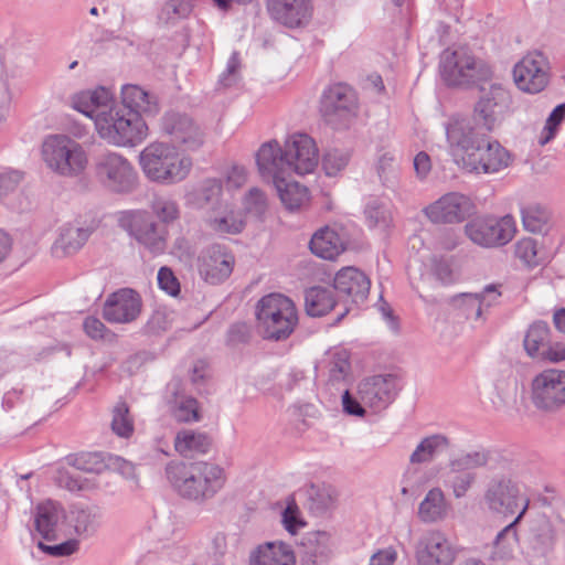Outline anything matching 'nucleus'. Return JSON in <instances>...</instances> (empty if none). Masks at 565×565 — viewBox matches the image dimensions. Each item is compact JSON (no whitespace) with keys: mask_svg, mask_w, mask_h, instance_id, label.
<instances>
[{"mask_svg":"<svg viewBox=\"0 0 565 565\" xmlns=\"http://www.w3.org/2000/svg\"><path fill=\"white\" fill-rule=\"evenodd\" d=\"M446 137L452 156L460 157L469 171L495 173L511 163L510 152L468 118L451 119L446 126Z\"/></svg>","mask_w":565,"mask_h":565,"instance_id":"f257e3e1","label":"nucleus"},{"mask_svg":"<svg viewBox=\"0 0 565 565\" xmlns=\"http://www.w3.org/2000/svg\"><path fill=\"white\" fill-rule=\"evenodd\" d=\"M98 117L97 131L111 145L134 147L148 135V126L137 110L111 106Z\"/></svg>","mask_w":565,"mask_h":565,"instance_id":"20e7f679","label":"nucleus"},{"mask_svg":"<svg viewBox=\"0 0 565 565\" xmlns=\"http://www.w3.org/2000/svg\"><path fill=\"white\" fill-rule=\"evenodd\" d=\"M287 177L279 178L273 183L284 206L288 211H296L308 202L309 191L307 186L301 185L297 181L288 180Z\"/></svg>","mask_w":565,"mask_h":565,"instance_id":"4c0bfd02","label":"nucleus"},{"mask_svg":"<svg viewBox=\"0 0 565 565\" xmlns=\"http://www.w3.org/2000/svg\"><path fill=\"white\" fill-rule=\"evenodd\" d=\"M481 95L475 105V119L481 124V128L492 131L500 115L510 102L509 93L500 85H491L488 89L481 88Z\"/></svg>","mask_w":565,"mask_h":565,"instance_id":"5701e85b","label":"nucleus"},{"mask_svg":"<svg viewBox=\"0 0 565 565\" xmlns=\"http://www.w3.org/2000/svg\"><path fill=\"white\" fill-rule=\"evenodd\" d=\"M42 158L52 172L63 178L81 177L88 164L84 147L66 135L47 136L42 143Z\"/></svg>","mask_w":565,"mask_h":565,"instance_id":"39448f33","label":"nucleus"},{"mask_svg":"<svg viewBox=\"0 0 565 565\" xmlns=\"http://www.w3.org/2000/svg\"><path fill=\"white\" fill-rule=\"evenodd\" d=\"M207 224L217 234H238L245 226V223L236 217L233 212H228L222 216H210Z\"/></svg>","mask_w":565,"mask_h":565,"instance_id":"5fc2aeb1","label":"nucleus"},{"mask_svg":"<svg viewBox=\"0 0 565 565\" xmlns=\"http://www.w3.org/2000/svg\"><path fill=\"white\" fill-rule=\"evenodd\" d=\"M483 501L491 513L522 520L529 510L530 498L522 492L519 481L507 475L492 477L484 489Z\"/></svg>","mask_w":565,"mask_h":565,"instance_id":"6e6552de","label":"nucleus"},{"mask_svg":"<svg viewBox=\"0 0 565 565\" xmlns=\"http://www.w3.org/2000/svg\"><path fill=\"white\" fill-rule=\"evenodd\" d=\"M331 554V534L327 531L308 532L298 547L300 565H326Z\"/></svg>","mask_w":565,"mask_h":565,"instance_id":"bb28decb","label":"nucleus"},{"mask_svg":"<svg viewBox=\"0 0 565 565\" xmlns=\"http://www.w3.org/2000/svg\"><path fill=\"white\" fill-rule=\"evenodd\" d=\"M174 312L166 308L156 309L143 326L147 335H160L172 328Z\"/></svg>","mask_w":565,"mask_h":565,"instance_id":"3c124183","label":"nucleus"},{"mask_svg":"<svg viewBox=\"0 0 565 565\" xmlns=\"http://www.w3.org/2000/svg\"><path fill=\"white\" fill-rule=\"evenodd\" d=\"M351 153L342 149H329L322 157V169L328 177H335L349 164Z\"/></svg>","mask_w":565,"mask_h":565,"instance_id":"864d4df0","label":"nucleus"},{"mask_svg":"<svg viewBox=\"0 0 565 565\" xmlns=\"http://www.w3.org/2000/svg\"><path fill=\"white\" fill-rule=\"evenodd\" d=\"M249 565H296V557L289 545L267 542L250 553Z\"/></svg>","mask_w":565,"mask_h":565,"instance_id":"7c9ffc66","label":"nucleus"},{"mask_svg":"<svg viewBox=\"0 0 565 565\" xmlns=\"http://www.w3.org/2000/svg\"><path fill=\"white\" fill-rule=\"evenodd\" d=\"M79 543L75 539H70L60 544L47 545L43 542L38 543V547L47 555L60 557L70 556L78 550Z\"/></svg>","mask_w":565,"mask_h":565,"instance_id":"0e129e2a","label":"nucleus"},{"mask_svg":"<svg viewBox=\"0 0 565 565\" xmlns=\"http://www.w3.org/2000/svg\"><path fill=\"white\" fill-rule=\"evenodd\" d=\"M256 317L264 329V339L274 341L289 338L298 323L295 303L281 294L264 296L257 303Z\"/></svg>","mask_w":565,"mask_h":565,"instance_id":"423d86ee","label":"nucleus"},{"mask_svg":"<svg viewBox=\"0 0 565 565\" xmlns=\"http://www.w3.org/2000/svg\"><path fill=\"white\" fill-rule=\"evenodd\" d=\"M483 296L477 292H463L452 297L451 302L461 309L468 319L480 320L483 311Z\"/></svg>","mask_w":565,"mask_h":565,"instance_id":"09e8293b","label":"nucleus"},{"mask_svg":"<svg viewBox=\"0 0 565 565\" xmlns=\"http://www.w3.org/2000/svg\"><path fill=\"white\" fill-rule=\"evenodd\" d=\"M477 475L475 472H450L447 480L448 487L452 490L456 499L466 497L468 491L476 483Z\"/></svg>","mask_w":565,"mask_h":565,"instance_id":"4d7b16f0","label":"nucleus"},{"mask_svg":"<svg viewBox=\"0 0 565 565\" xmlns=\"http://www.w3.org/2000/svg\"><path fill=\"white\" fill-rule=\"evenodd\" d=\"M397 393V379L393 374L374 375L363 380L359 385L361 402L374 412L387 408Z\"/></svg>","mask_w":565,"mask_h":565,"instance_id":"aec40b11","label":"nucleus"},{"mask_svg":"<svg viewBox=\"0 0 565 565\" xmlns=\"http://www.w3.org/2000/svg\"><path fill=\"white\" fill-rule=\"evenodd\" d=\"M550 64L543 53L535 51L525 55L514 65L513 77L519 89L537 94L550 82Z\"/></svg>","mask_w":565,"mask_h":565,"instance_id":"2eb2a0df","label":"nucleus"},{"mask_svg":"<svg viewBox=\"0 0 565 565\" xmlns=\"http://www.w3.org/2000/svg\"><path fill=\"white\" fill-rule=\"evenodd\" d=\"M329 379L332 385L345 382L351 372L350 354L341 349L331 354L328 363Z\"/></svg>","mask_w":565,"mask_h":565,"instance_id":"a18cd8bd","label":"nucleus"},{"mask_svg":"<svg viewBox=\"0 0 565 565\" xmlns=\"http://www.w3.org/2000/svg\"><path fill=\"white\" fill-rule=\"evenodd\" d=\"M456 555L449 539L437 530L426 532L416 545L418 565H454Z\"/></svg>","mask_w":565,"mask_h":565,"instance_id":"6ab92c4d","label":"nucleus"},{"mask_svg":"<svg viewBox=\"0 0 565 565\" xmlns=\"http://www.w3.org/2000/svg\"><path fill=\"white\" fill-rule=\"evenodd\" d=\"M212 446V438L206 433L182 430L179 431L174 439L175 450L182 455L189 454H206Z\"/></svg>","mask_w":565,"mask_h":565,"instance_id":"a19ab883","label":"nucleus"},{"mask_svg":"<svg viewBox=\"0 0 565 565\" xmlns=\"http://www.w3.org/2000/svg\"><path fill=\"white\" fill-rule=\"evenodd\" d=\"M333 286H312L305 291V309L311 317H322L335 306Z\"/></svg>","mask_w":565,"mask_h":565,"instance_id":"473e14b6","label":"nucleus"},{"mask_svg":"<svg viewBox=\"0 0 565 565\" xmlns=\"http://www.w3.org/2000/svg\"><path fill=\"white\" fill-rule=\"evenodd\" d=\"M521 216L526 231L543 233L547 228L550 211L539 203H531L521 209Z\"/></svg>","mask_w":565,"mask_h":565,"instance_id":"c03bdc74","label":"nucleus"},{"mask_svg":"<svg viewBox=\"0 0 565 565\" xmlns=\"http://www.w3.org/2000/svg\"><path fill=\"white\" fill-rule=\"evenodd\" d=\"M515 256L529 266H536L539 264L536 254V242L533 238H523L515 244Z\"/></svg>","mask_w":565,"mask_h":565,"instance_id":"680f3d73","label":"nucleus"},{"mask_svg":"<svg viewBox=\"0 0 565 565\" xmlns=\"http://www.w3.org/2000/svg\"><path fill=\"white\" fill-rule=\"evenodd\" d=\"M320 113L333 129L349 128L358 115L355 92L343 83L330 86L321 96Z\"/></svg>","mask_w":565,"mask_h":565,"instance_id":"9d476101","label":"nucleus"},{"mask_svg":"<svg viewBox=\"0 0 565 565\" xmlns=\"http://www.w3.org/2000/svg\"><path fill=\"white\" fill-rule=\"evenodd\" d=\"M439 71L450 87H470L491 77L490 67L463 47L447 49L440 55Z\"/></svg>","mask_w":565,"mask_h":565,"instance_id":"0eeeda50","label":"nucleus"},{"mask_svg":"<svg viewBox=\"0 0 565 565\" xmlns=\"http://www.w3.org/2000/svg\"><path fill=\"white\" fill-rule=\"evenodd\" d=\"M234 264V255L220 244L206 247L198 258L200 276L211 285L226 280L233 271Z\"/></svg>","mask_w":565,"mask_h":565,"instance_id":"a211bd4d","label":"nucleus"},{"mask_svg":"<svg viewBox=\"0 0 565 565\" xmlns=\"http://www.w3.org/2000/svg\"><path fill=\"white\" fill-rule=\"evenodd\" d=\"M520 522L521 520L514 519L497 534L489 556L494 565H504L514 558L519 546L516 525Z\"/></svg>","mask_w":565,"mask_h":565,"instance_id":"2f4dec72","label":"nucleus"},{"mask_svg":"<svg viewBox=\"0 0 565 565\" xmlns=\"http://www.w3.org/2000/svg\"><path fill=\"white\" fill-rule=\"evenodd\" d=\"M550 342L551 330L548 324L537 320L527 328L523 339V347L530 358L539 359Z\"/></svg>","mask_w":565,"mask_h":565,"instance_id":"58836bf2","label":"nucleus"},{"mask_svg":"<svg viewBox=\"0 0 565 565\" xmlns=\"http://www.w3.org/2000/svg\"><path fill=\"white\" fill-rule=\"evenodd\" d=\"M239 67V54L238 52H233L227 61L225 71L220 75L218 83L224 87L232 86L236 82Z\"/></svg>","mask_w":565,"mask_h":565,"instance_id":"338daca9","label":"nucleus"},{"mask_svg":"<svg viewBox=\"0 0 565 565\" xmlns=\"http://www.w3.org/2000/svg\"><path fill=\"white\" fill-rule=\"evenodd\" d=\"M96 179L110 192L132 193L138 186V173L131 162L120 153L105 152L95 161Z\"/></svg>","mask_w":565,"mask_h":565,"instance_id":"1a4fd4ad","label":"nucleus"},{"mask_svg":"<svg viewBox=\"0 0 565 565\" xmlns=\"http://www.w3.org/2000/svg\"><path fill=\"white\" fill-rule=\"evenodd\" d=\"M103 512L92 504L75 503L68 507L64 514V524L68 533L82 540L95 536L102 526Z\"/></svg>","mask_w":565,"mask_h":565,"instance_id":"393cba45","label":"nucleus"},{"mask_svg":"<svg viewBox=\"0 0 565 565\" xmlns=\"http://www.w3.org/2000/svg\"><path fill=\"white\" fill-rule=\"evenodd\" d=\"M565 119V103L557 105L550 114L544 130L547 134L541 138L540 143L545 145L551 141L557 131L559 124Z\"/></svg>","mask_w":565,"mask_h":565,"instance_id":"69168bd1","label":"nucleus"},{"mask_svg":"<svg viewBox=\"0 0 565 565\" xmlns=\"http://www.w3.org/2000/svg\"><path fill=\"white\" fill-rule=\"evenodd\" d=\"M364 215L370 227L386 228L391 223V212L379 199H370L364 207Z\"/></svg>","mask_w":565,"mask_h":565,"instance_id":"8fccbe9b","label":"nucleus"},{"mask_svg":"<svg viewBox=\"0 0 565 565\" xmlns=\"http://www.w3.org/2000/svg\"><path fill=\"white\" fill-rule=\"evenodd\" d=\"M118 222L121 228L152 254H160L164 250L167 231L160 227L148 212L125 211L120 213Z\"/></svg>","mask_w":565,"mask_h":565,"instance_id":"9b49d317","label":"nucleus"},{"mask_svg":"<svg viewBox=\"0 0 565 565\" xmlns=\"http://www.w3.org/2000/svg\"><path fill=\"white\" fill-rule=\"evenodd\" d=\"M68 463L77 470L89 473H102L107 468L105 456L102 452H81L68 457Z\"/></svg>","mask_w":565,"mask_h":565,"instance_id":"de8ad7c7","label":"nucleus"},{"mask_svg":"<svg viewBox=\"0 0 565 565\" xmlns=\"http://www.w3.org/2000/svg\"><path fill=\"white\" fill-rule=\"evenodd\" d=\"M518 377L514 374V365L509 360H502L497 364L494 374V390L498 409L511 408L516 404Z\"/></svg>","mask_w":565,"mask_h":565,"instance_id":"c85d7f7f","label":"nucleus"},{"mask_svg":"<svg viewBox=\"0 0 565 565\" xmlns=\"http://www.w3.org/2000/svg\"><path fill=\"white\" fill-rule=\"evenodd\" d=\"M309 247L312 254L329 260L334 259L345 249L339 234L328 226L312 235Z\"/></svg>","mask_w":565,"mask_h":565,"instance_id":"72a5a7b5","label":"nucleus"},{"mask_svg":"<svg viewBox=\"0 0 565 565\" xmlns=\"http://www.w3.org/2000/svg\"><path fill=\"white\" fill-rule=\"evenodd\" d=\"M161 130L171 141L185 150H196L204 143V132L186 114L167 111L161 118Z\"/></svg>","mask_w":565,"mask_h":565,"instance_id":"f3484780","label":"nucleus"},{"mask_svg":"<svg viewBox=\"0 0 565 565\" xmlns=\"http://www.w3.org/2000/svg\"><path fill=\"white\" fill-rule=\"evenodd\" d=\"M515 232L513 218L504 216L477 217L465 225L466 235L477 245L482 247L502 246L509 243Z\"/></svg>","mask_w":565,"mask_h":565,"instance_id":"ddd939ff","label":"nucleus"},{"mask_svg":"<svg viewBox=\"0 0 565 565\" xmlns=\"http://www.w3.org/2000/svg\"><path fill=\"white\" fill-rule=\"evenodd\" d=\"M285 153L286 148H282L277 140H270L260 146L256 153V164L264 180L275 182L285 175H291V166Z\"/></svg>","mask_w":565,"mask_h":565,"instance_id":"a878e982","label":"nucleus"},{"mask_svg":"<svg viewBox=\"0 0 565 565\" xmlns=\"http://www.w3.org/2000/svg\"><path fill=\"white\" fill-rule=\"evenodd\" d=\"M150 209L153 215L163 224L173 223L180 216L178 203L168 195H153L150 202Z\"/></svg>","mask_w":565,"mask_h":565,"instance_id":"49530a36","label":"nucleus"},{"mask_svg":"<svg viewBox=\"0 0 565 565\" xmlns=\"http://www.w3.org/2000/svg\"><path fill=\"white\" fill-rule=\"evenodd\" d=\"M250 337V327L245 322H236L231 324V327L227 330L226 344L230 347L246 344L249 342Z\"/></svg>","mask_w":565,"mask_h":565,"instance_id":"e2e57ef3","label":"nucleus"},{"mask_svg":"<svg viewBox=\"0 0 565 565\" xmlns=\"http://www.w3.org/2000/svg\"><path fill=\"white\" fill-rule=\"evenodd\" d=\"M448 446V438L444 435L435 434L425 437L412 452L409 462L413 465L431 462Z\"/></svg>","mask_w":565,"mask_h":565,"instance_id":"37998d69","label":"nucleus"},{"mask_svg":"<svg viewBox=\"0 0 565 565\" xmlns=\"http://www.w3.org/2000/svg\"><path fill=\"white\" fill-rule=\"evenodd\" d=\"M290 174L306 175L315 171L319 161V151L315 140L307 134H295L285 142Z\"/></svg>","mask_w":565,"mask_h":565,"instance_id":"412c9836","label":"nucleus"},{"mask_svg":"<svg viewBox=\"0 0 565 565\" xmlns=\"http://www.w3.org/2000/svg\"><path fill=\"white\" fill-rule=\"evenodd\" d=\"M121 99V105H115V107H125L148 115H156L159 111L157 98L137 85H124Z\"/></svg>","mask_w":565,"mask_h":565,"instance_id":"f704fd0d","label":"nucleus"},{"mask_svg":"<svg viewBox=\"0 0 565 565\" xmlns=\"http://www.w3.org/2000/svg\"><path fill=\"white\" fill-rule=\"evenodd\" d=\"M449 510L445 494L440 488L430 489L418 507V518L424 523H434L444 520Z\"/></svg>","mask_w":565,"mask_h":565,"instance_id":"e433bc0d","label":"nucleus"},{"mask_svg":"<svg viewBox=\"0 0 565 565\" xmlns=\"http://www.w3.org/2000/svg\"><path fill=\"white\" fill-rule=\"evenodd\" d=\"M265 4L270 19L289 29L305 26L312 15L311 0H265Z\"/></svg>","mask_w":565,"mask_h":565,"instance_id":"b1692460","label":"nucleus"},{"mask_svg":"<svg viewBox=\"0 0 565 565\" xmlns=\"http://www.w3.org/2000/svg\"><path fill=\"white\" fill-rule=\"evenodd\" d=\"M307 508L316 516H322L334 508L335 494L330 486L310 484L306 490Z\"/></svg>","mask_w":565,"mask_h":565,"instance_id":"ea45409f","label":"nucleus"},{"mask_svg":"<svg viewBox=\"0 0 565 565\" xmlns=\"http://www.w3.org/2000/svg\"><path fill=\"white\" fill-rule=\"evenodd\" d=\"M142 300L131 288H121L108 296L103 307V317L110 323H130L141 313Z\"/></svg>","mask_w":565,"mask_h":565,"instance_id":"4be33fe9","label":"nucleus"},{"mask_svg":"<svg viewBox=\"0 0 565 565\" xmlns=\"http://www.w3.org/2000/svg\"><path fill=\"white\" fill-rule=\"evenodd\" d=\"M244 206L249 214L262 216L267 209L265 193L257 188L250 189L245 196Z\"/></svg>","mask_w":565,"mask_h":565,"instance_id":"052dcab7","label":"nucleus"},{"mask_svg":"<svg viewBox=\"0 0 565 565\" xmlns=\"http://www.w3.org/2000/svg\"><path fill=\"white\" fill-rule=\"evenodd\" d=\"M525 558L529 565H548L547 555L553 551L556 532L551 519L544 513L535 514L529 523Z\"/></svg>","mask_w":565,"mask_h":565,"instance_id":"4468645a","label":"nucleus"},{"mask_svg":"<svg viewBox=\"0 0 565 565\" xmlns=\"http://www.w3.org/2000/svg\"><path fill=\"white\" fill-rule=\"evenodd\" d=\"M158 285L170 296H177L180 292V284L173 271L168 267H161L159 269Z\"/></svg>","mask_w":565,"mask_h":565,"instance_id":"774afa93","label":"nucleus"},{"mask_svg":"<svg viewBox=\"0 0 565 565\" xmlns=\"http://www.w3.org/2000/svg\"><path fill=\"white\" fill-rule=\"evenodd\" d=\"M139 162L145 175L160 184L181 182L192 167L190 158L181 156L174 146L166 142L148 145L140 152Z\"/></svg>","mask_w":565,"mask_h":565,"instance_id":"7ed1b4c3","label":"nucleus"},{"mask_svg":"<svg viewBox=\"0 0 565 565\" xmlns=\"http://www.w3.org/2000/svg\"><path fill=\"white\" fill-rule=\"evenodd\" d=\"M23 172L11 168L0 169V199L13 193L23 180Z\"/></svg>","mask_w":565,"mask_h":565,"instance_id":"bf43d9fd","label":"nucleus"},{"mask_svg":"<svg viewBox=\"0 0 565 565\" xmlns=\"http://www.w3.org/2000/svg\"><path fill=\"white\" fill-rule=\"evenodd\" d=\"M533 405L544 412H556L565 405V371L548 369L537 374L531 384Z\"/></svg>","mask_w":565,"mask_h":565,"instance_id":"f8f14e48","label":"nucleus"},{"mask_svg":"<svg viewBox=\"0 0 565 565\" xmlns=\"http://www.w3.org/2000/svg\"><path fill=\"white\" fill-rule=\"evenodd\" d=\"M65 510L55 501L47 500L38 504L34 518L35 530L46 541L58 539V523L64 521Z\"/></svg>","mask_w":565,"mask_h":565,"instance_id":"c756f323","label":"nucleus"},{"mask_svg":"<svg viewBox=\"0 0 565 565\" xmlns=\"http://www.w3.org/2000/svg\"><path fill=\"white\" fill-rule=\"evenodd\" d=\"M492 458V452L486 448L462 451L449 460L450 472H471L470 470L484 468Z\"/></svg>","mask_w":565,"mask_h":565,"instance_id":"79ce46f5","label":"nucleus"},{"mask_svg":"<svg viewBox=\"0 0 565 565\" xmlns=\"http://www.w3.org/2000/svg\"><path fill=\"white\" fill-rule=\"evenodd\" d=\"M424 213L435 224L460 223L475 213V204L462 193L449 192L426 206Z\"/></svg>","mask_w":565,"mask_h":565,"instance_id":"dca6fc26","label":"nucleus"},{"mask_svg":"<svg viewBox=\"0 0 565 565\" xmlns=\"http://www.w3.org/2000/svg\"><path fill=\"white\" fill-rule=\"evenodd\" d=\"M92 234L89 228L66 225L61 228L60 235L53 244V253L64 257L78 252Z\"/></svg>","mask_w":565,"mask_h":565,"instance_id":"c9c22d12","label":"nucleus"},{"mask_svg":"<svg viewBox=\"0 0 565 565\" xmlns=\"http://www.w3.org/2000/svg\"><path fill=\"white\" fill-rule=\"evenodd\" d=\"M431 271L435 278L445 286L451 285L458 280V274L452 267L451 259L444 257L434 258Z\"/></svg>","mask_w":565,"mask_h":565,"instance_id":"13d9d810","label":"nucleus"},{"mask_svg":"<svg viewBox=\"0 0 565 565\" xmlns=\"http://www.w3.org/2000/svg\"><path fill=\"white\" fill-rule=\"evenodd\" d=\"M192 0H168L161 10V15L167 22H175L186 19L193 11Z\"/></svg>","mask_w":565,"mask_h":565,"instance_id":"6e6d98bb","label":"nucleus"},{"mask_svg":"<svg viewBox=\"0 0 565 565\" xmlns=\"http://www.w3.org/2000/svg\"><path fill=\"white\" fill-rule=\"evenodd\" d=\"M111 429L117 436L122 438H128L134 433V420L126 402H118L114 407Z\"/></svg>","mask_w":565,"mask_h":565,"instance_id":"603ef678","label":"nucleus"},{"mask_svg":"<svg viewBox=\"0 0 565 565\" xmlns=\"http://www.w3.org/2000/svg\"><path fill=\"white\" fill-rule=\"evenodd\" d=\"M332 286L340 295L350 297L354 303H360L367 298L371 281L360 269L345 267L337 273Z\"/></svg>","mask_w":565,"mask_h":565,"instance_id":"cd10ccee","label":"nucleus"},{"mask_svg":"<svg viewBox=\"0 0 565 565\" xmlns=\"http://www.w3.org/2000/svg\"><path fill=\"white\" fill-rule=\"evenodd\" d=\"M166 476L180 497L196 503L213 499L226 482L224 469L207 461H171Z\"/></svg>","mask_w":565,"mask_h":565,"instance_id":"f03ea898","label":"nucleus"}]
</instances>
